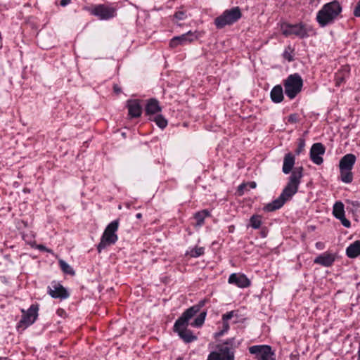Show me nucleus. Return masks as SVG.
<instances>
[{"mask_svg":"<svg viewBox=\"0 0 360 360\" xmlns=\"http://www.w3.org/2000/svg\"><path fill=\"white\" fill-rule=\"evenodd\" d=\"M342 12V6L338 1L334 0L326 4L316 15V21L321 27L333 24Z\"/></svg>","mask_w":360,"mask_h":360,"instance_id":"obj_1","label":"nucleus"},{"mask_svg":"<svg viewBox=\"0 0 360 360\" xmlns=\"http://www.w3.org/2000/svg\"><path fill=\"white\" fill-rule=\"evenodd\" d=\"M240 345L235 338H231L218 345V352H213L208 356L207 360H235L236 349Z\"/></svg>","mask_w":360,"mask_h":360,"instance_id":"obj_2","label":"nucleus"},{"mask_svg":"<svg viewBox=\"0 0 360 360\" xmlns=\"http://www.w3.org/2000/svg\"><path fill=\"white\" fill-rule=\"evenodd\" d=\"M119 227V220H114L110 222L105 228L101 238L100 243L97 245L98 252L108 246L114 245L118 240L116 233Z\"/></svg>","mask_w":360,"mask_h":360,"instance_id":"obj_3","label":"nucleus"},{"mask_svg":"<svg viewBox=\"0 0 360 360\" xmlns=\"http://www.w3.org/2000/svg\"><path fill=\"white\" fill-rule=\"evenodd\" d=\"M303 80L301 76L297 74L290 75L284 81V92L290 100L295 98L302 91Z\"/></svg>","mask_w":360,"mask_h":360,"instance_id":"obj_4","label":"nucleus"},{"mask_svg":"<svg viewBox=\"0 0 360 360\" xmlns=\"http://www.w3.org/2000/svg\"><path fill=\"white\" fill-rule=\"evenodd\" d=\"M242 13L239 7H233L227 9L221 15L214 20V24L219 29H221L226 25H231L237 22L241 18Z\"/></svg>","mask_w":360,"mask_h":360,"instance_id":"obj_5","label":"nucleus"},{"mask_svg":"<svg viewBox=\"0 0 360 360\" xmlns=\"http://www.w3.org/2000/svg\"><path fill=\"white\" fill-rule=\"evenodd\" d=\"M191 319V318H185L184 314H182L176 321L174 325V330L176 332L180 338L186 342H191L197 340V336L193 335V332L187 328Z\"/></svg>","mask_w":360,"mask_h":360,"instance_id":"obj_6","label":"nucleus"},{"mask_svg":"<svg viewBox=\"0 0 360 360\" xmlns=\"http://www.w3.org/2000/svg\"><path fill=\"white\" fill-rule=\"evenodd\" d=\"M302 177V168H296L294 169L289 178L287 186L283 189L281 195L285 201L290 200L294 195L298 189L300 179Z\"/></svg>","mask_w":360,"mask_h":360,"instance_id":"obj_7","label":"nucleus"},{"mask_svg":"<svg viewBox=\"0 0 360 360\" xmlns=\"http://www.w3.org/2000/svg\"><path fill=\"white\" fill-rule=\"evenodd\" d=\"M248 350L257 360H276L275 353L269 345H254L250 347Z\"/></svg>","mask_w":360,"mask_h":360,"instance_id":"obj_8","label":"nucleus"},{"mask_svg":"<svg viewBox=\"0 0 360 360\" xmlns=\"http://www.w3.org/2000/svg\"><path fill=\"white\" fill-rule=\"evenodd\" d=\"M89 11L91 14L96 16L101 20H107L116 15V9L105 4L94 5Z\"/></svg>","mask_w":360,"mask_h":360,"instance_id":"obj_9","label":"nucleus"},{"mask_svg":"<svg viewBox=\"0 0 360 360\" xmlns=\"http://www.w3.org/2000/svg\"><path fill=\"white\" fill-rule=\"evenodd\" d=\"M38 304H32L27 311L22 309V316L20 323L27 328L36 321L38 316Z\"/></svg>","mask_w":360,"mask_h":360,"instance_id":"obj_10","label":"nucleus"},{"mask_svg":"<svg viewBox=\"0 0 360 360\" xmlns=\"http://www.w3.org/2000/svg\"><path fill=\"white\" fill-rule=\"evenodd\" d=\"M197 37L195 33L189 31L186 34L173 37L169 41V46L174 49L178 46H184L192 42L196 39Z\"/></svg>","mask_w":360,"mask_h":360,"instance_id":"obj_11","label":"nucleus"},{"mask_svg":"<svg viewBox=\"0 0 360 360\" xmlns=\"http://www.w3.org/2000/svg\"><path fill=\"white\" fill-rule=\"evenodd\" d=\"M281 31L285 37L295 35L304 37L306 34V31L301 25L283 24L281 25Z\"/></svg>","mask_w":360,"mask_h":360,"instance_id":"obj_12","label":"nucleus"},{"mask_svg":"<svg viewBox=\"0 0 360 360\" xmlns=\"http://www.w3.org/2000/svg\"><path fill=\"white\" fill-rule=\"evenodd\" d=\"M333 214L335 218L338 219L341 221L342 224L345 227H350V221L345 217V206L342 202L338 201L334 204Z\"/></svg>","mask_w":360,"mask_h":360,"instance_id":"obj_13","label":"nucleus"},{"mask_svg":"<svg viewBox=\"0 0 360 360\" xmlns=\"http://www.w3.org/2000/svg\"><path fill=\"white\" fill-rule=\"evenodd\" d=\"M49 293L53 298L65 299L69 296L65 288L57 283H53L51 286L49 287Z\"/></svg>","mask_w":360,"mask_h":360,"instance_id":"obj_14","label":"nucleus"},{"mask_svg":"<svg viewBox=\"0 0 360 360\" xmlns=\"http://www.w3.org/2000/svg\"><path fill=\"white\" fill-rule=\"evenodd\" d=\"M229 283L239 288H246L250 284L249 279L244 274H231L229 278Z\"/></svg>","mask_w":360,"mask_h":360,"instance_id":"obj_15","label":"nucleus"},{"mask_svg":"<svg viewBox=\"0 0 360 360\" xmlns=\"http://www.w3.org/2000/svg\"><path fill=\"white\" fill-rule=\"evenodd\" d=\"M129 115L131 118L139 117L141 115L142 108L138 100H129L127 104Z\"/></svg>","mask_w":360,"mask_h":360,"instance_id":"obj_16","label":"nucleus"},{"mask_svg":"<svg viewBox=\"0 0 360 360\" xmlns=\"http://www.w3.org/2000/svg\"><path fill=\"white\" fill-rule=\"evenodd\" d=\"M145 110L146 114L148 115L149 117H153V116L159 114L162 110V108L160 106L158 100L151 98L148 101Z\"/></svg>","mask_w":360,"mask_h":360,"instance_id":"obj_17","label":"nucleus"},{"mask_svg":"<svg viewBox=\"0 0 360 360\" xmlns=\"http://www.w3.org/2000/svg\"><path fill=\"white\" fill-rule=\"evenodd\" d=\"M336 258L335 254L326 252L316 257V264H319L323 266H330L335 262Z\"/></svg>","mask_w":360,"mask_h":360,"instance_id":"obj_18","label":"nucleus"},{"mask_svg":"<svg viewBox=\"0 0 360 360\" xmlns=\"http://www.w3.org/2000/svg\"><path fill=\"white\" fill-rule=\"evenodd\" d=\"M356 162V157L353 154H347L343 156L339 163L340 169H352Z\"/></svg>","mask_w":360,"mask_h":360,"instance_id":"obj_19","label":"nucleus"},{"mask_svg":"<svg viewBox=\"0 0 360 360\" xmlns=\"http://www.w3.org/2000/svg\"><path fill=\"white\" fill-rule=\"evenodd\" d=\"M207 302V299H203L199 301L196 304L187 309L182 314H184V317L193 318L198 312L200 311L202 307H203Z\"/></svg>","mask_w":360,"mask_h":360,"instance_id":"obj_20","label":"nucleus"},{"mask_svg":"<svg viewBox=\"0 0 360 360\" xmlns=\"http://www.w3.org/2000/svg\"><path fill=\"white\" fill-rule=\"evenodd\" d=\"M286 201L285 200V199L283 198H282V196L280 195L278 198H276V200H273L271 202H269V203L266 204L264 207L263 210L265 212H273V211H275L276 210L280 209L284 205V203Z\"/></svg>","mask_w":360,"mask_h":360,"instance_id":"obj_21","label":"nucleus"},{"mask_svg":"<svg viewBox=\"0 0 360 360\" xmlns=\"http://www.w3.org/2000/svg\"><path fill=\"white\" fill-rule=\"evenodd\" d=\"M271 98L274 103H278L283 100V90L281 85L275 86L271 91Z\"/></svg>","mask_w":360,"mask_h":360,"instance_id":"obj_22","label":"nucleus"},{"mask_svg":"<svg viewBox=\"0 0 360 360\" xmlns=\"http://www.w3.org/2000/svg\"><path fill=\"white\" fill-rule=\"evenodd\" d=\"M346 254L349 258H355L360 255V240H356L346 249Z\"/></svg>","mask_w":360,"mask_h":360,"instance_id":"obj_23","label":"nucleus"},{"mask_svg":"<svg viewBox=\"0 0 360 360\" xmlns=\"http://www.w3.org/2000/svg\"><path fill=\"white\" fill-rule=\"evenodd\" d=\"M295 165V158L291 153H288L285 155L283 160V172L285 174H288L292 170Z\"/></svg>","mask_w":360,"mask_h":360,"instance_id":"obj_24","label":"nucleus"},{"mask_svg":"<svg viewBox=\"0 0 360 360\" xmlns=\"http://www.w3.org/2000/svg\"><path fill=\"white\" fill-rule=\"evenodd\" d=\"M340 179L342 182L349 184L353 180L352 169H340Z\"/></svg>","mask_w":360,"mask_h":360,"instance_id":"obj_25","label":"nucleus"},{"mask_svg":"<svg viewBox=\"0 0 360 360\" xmlns=\"http://www.w3.org/2000/svg\"><path fill=\"white\" fill-rule=\"evenodd\" d=\"M206 316V311L200 312L194 321L190 323V325L194 328H200L204 324Z\"/></svg>","mask_w":360,"mask_h":360,"instance_id":"obj_26","label":"nucleus"},{"mask_svg":"<svg viewBox=\"0 0 360 360\" xmlns=\"http://www.w3.org/2000/svg\"><path fill=\"white\" fill-rule=\"evenodd\" d=\"M149 119L155 122L161 129H165L167 126V120L162 115L158 114L153 117H149Z\"/></svg>","mask_w":360,"mask_h":360,"instance_id":"obj_27","label":"nucleus"},{"mask_svg":"<svg viewBox=\"0 0 360 360\" xmlns=\"http://www.w3.org/2000/svg\"><path fill=\"white\" fill-rule=\"evenodd\" d=\"M210 215V212L207 210H203L195 213V219L197 221L196 225L201 226L204 224L205 219Z\"/></svg>","mask_w":360,"mask_h":360,"instance_id":"obj_28","label":"nucleus"},{"mask_svg":"<svg viewBox=\"0 0 360 360\" xmlns=\"http://www.w3.org/2000/svg\"><path fill=\"white\" fill-rule=\"evenodd\" d=\"M205 253V249L202 247H194L186 251V255L191 257H198Z\"/></svg>","mask_w":360,"mask_h":360,"instance_id":"obj_29","label":"nucleus"},{"mask_svg":"<svg viewBox=\"0 0 360 360\" xmlns=\"http://www.w3.org/2000/svg\"><path fill=\"white\" fill-rule=\"evenodd\" d=\"M325 153V147L321 143H316V165H321L323 163V160L320 156L323 155Z\"/></svg>","mask_w":360,"mask_h":360,"instance_id":"obj_30","label":"nucleus"},{"mask_svg":"<svg viewBox=\"0 0 360 360\" xmlns=\"http://www.w3.org/2000/svg\"><path fill=\"white\" fill-rule=\"evenodd\" d=\"M250 224L253 229H259L262 224L261 217L259 215H253L250 219Z\"/></svg>","mask_w":360,"mask_h":360,"instance_id":"obj_31","label":"nucleus"},{"mask_svg":"<svg viewBox=\"0 0 360 360\" xmlns=\"http://www.w3.org/2000/svg\"><path fill=\"white\" fill-rule=\"evenodd\" d=\"M59 264L63 272L70 275H73L75 274L72 268L65 261L60 260L59 262Z\"/></svg>","mask_w":360,"mask_h":360,"instance_id":"obj_32","label":"nucleus"},{"mask_svg":"<svg viewBox=\"0 0 360 360\" xmlns=\"http://www.w3.org/2000/svg\"><path fill=\"white\" fill-rule=\"evenodd\" d=\"M229 329V324L225 321H222V328L215 333V337L219 338L222 336L225 333H226Z\"/></svg>","mask_w":360,"mask_h":360,"instance_id":"obj_33","label":"nucleus"},{"mask_svg":"<svg viewBox=\"0 0 360 360\" xmlns=\"http://www.w3.org/2000/svg\"><path fill=\"white\" fill-rule=\"evenodd\" d=\"M174 18L176 20H183L187 18V15L184 11H179L175 13V14L174 15Z\"/></svg>","mask_w":360,"mask_h":360,"instance_id":"obj_34","label":"nucleus"},{"mask_svg":"<svg viewBox=\"0 0 360 360\" xmlns=\"http://www.w3.org/2000/svg\"><path fill=\"white\" fill-rule=\"evenodd\" d=\"M234 315H235L234 311H231L229 312H227L226 314H224L222 316V321L228 323V321L230 320L231 319H232Z\"/></svg>","mask_w":360,"mask_h":360,"instance_id":"obj_35","label":"nucleus"},{"mask_svg":"<svg viewBox=\"0 0 360 360\" xmlns=\"http://www.w3.org/2000/svg\"><path fill=\"white\" fill-rule=\"evenodd\" d=\"M247 186H248L250 188H256V183L255 181H251V182H249L248 184H241L239 186V191H242L245 187H246Z\"/></svg>","mask_w":360,"mask_h":360,"instance_id":"obj_36","label":"nucleus"},{"mask_svg":"<svg viewBox=\"0 0 360 360\" xmlns=\"http://www.w3.org/2000/svg\"><path fill=\"white\" fill-rule=\"evenodd\" d=\"M298 121V115L297 114H292L288 118V122L292 124H295Z\"/></svg>","mask_w":360,"mask_h":360,"instance_id":"obj_37","label":"nucleus"},{"mask_svg":"<svg viewBox=\"0 0 360 360\" xmlns=\"http://www.w3.org/2000/svg\"><path fill=\"white\" fill-rule=\"evenodd\" d=\"M304 146H305L304 141L302 139H300L298 148L296 150L297 154H300L302 151Z\"/></svg>","mask_w":360,"mask_h":360,"instance_id":"obj_38","label":"nucleus"},{"mask_svg":"<svg viewBox=\"0 0 360 360\" xmlns=\"http://www.w3.org/2000/svg\"><path fill=\"white\" fill-rule=\"evenodd\" d=\"M354 15L356 17H360V0L357 2V4L354 8Z\"/></svg>","mask_w":360,"mask_h":360,"instance_id":"obj_39","label":"nucleus"},{"mask_svg":"<svg viewBox=\"0 0 360 360\" xmlns=\"http://www.w3.org/2000/svg\"><path fill=\"white\" fill-rule=\"evenodd\" d=\"M310 158L314 162H315V143H314L311 147Z\"/></svg>","mask_w":360,"mask_h":360,"instance_id":"obj_40","label":"nucleus"},{"mask_svg":"<svg viewBox=\"0 0 360 360\" xmlns=\"http://www.w3.org/2000/svg\"><path fill=\"white\" fill-rule=\"evenodd\" d=\"M283 56L285 59H287L289 61H291L292 60L293 58L292 56V55L290 54V53H289L288 51H285L284 53H283Z\"/></svg>","mask_w":360,"mask_h":360,"instance_id":"obj_41","label":"nucleus"},{"mask_svg":"<svg viewBox=\"0 0 360 360\" xmlns=\"http://www.w3.org/2000/svg\"><path fill=\"white\" fill-rule=\"evenodd\" d=\"M70 2V0H61L60 1V5L62 6H67L68 4H69Z\"/></svg>","mask_w":360,"mask_h":360,"instance_id":"obj_42","label":"nucleus"},{"mask_svg":"<svg viewBox=\"0 0 360 360\" xmlns=\"http://www.w3.org/2000/svg\"><path fill=\"white\" fill-rule=\"evenodd\" d=\"M336 79H337V82H336L337 85L339 86L340 84V83L344 80V78L337 77Z\"/></svg>","mask_w":360,"mask_h":360,"instance_id":"obj_43","label":"nucleus"},{"mask_svg":"<svg viewBox=\"0 0 360 360\" xmlns=\"http://www.w3.org/2000/svg\"><path fill=\"white\" fill-rule=\"evenodd\" d=\"M323 246L324 245L322 243H316V248L323 249Z\"/></svg>","mask_w":360,"mask_h":360,"instance_id":"obj_44","label":"nucleus"},{"mask_svg":"<svg viewBox=\"0 0 360 360\" xmlns=\"http://www.w3.org/2000/svg\"><path fill=\"white\" fill-rule=\"evenodd\" d=\"M38 249L41 250H46V248H45V246H44L42 245H39Z\"/></svg>","mask_w":360,"mask_h":360,"instance_id":"obj_45","label":"nucleus"},{"mask_svg":"<svg viewBox=\"0 0 360 360\" xmlns=\"http://www.w3.org/2000/svg\"><path fill=\"white\" fill-rule=\"evenodd\" d=\"M114 90L117 93L120 91V89L117 85L114 86Z\"/></svg>","mask_w":360,"mask_h":360,"instance_id":"obj_46","label":"nucleus"},{"mask_svg":"<svg viewBox=\"0 0 360 360\" xmlns=\"http://www.w3.org/2000/svg\"><path fill=\"white\" fill-rule=\"evenodd\" d=\"M136 217L137 219H141L142 217V214L141 213H138V214H136Z\"/></svg>","mask_w":360,"mask_h":360,"instance_id":"obj_47","label":"nucleus"},{"mask_svg":"<svg viewBox=\"0 0 360 360\" xmlns=\"http://www.w3.org/2000/svg\"><path fill=\"white\" fill-rule=\"evenodd\" d=\"M0 360H11V359H8V357H1Z\"/></svg>","mask_w":360,"mask_h":360,"instance_id":"obj_48","label":"nucleus"},{"mask_svg":"<svg viewBox=\"0 0 360 360\" xmlns=\"http://www.w3.org/2000/svg\"><path fill=\"white\" fill-rule=\"evenodd\" d=\"M358 360H360V347L358 352Z\"/></svg>","mask_w":360,"mask_h":360,"instance_id":"obj_49","label":"nucleus"}]
</instances>
